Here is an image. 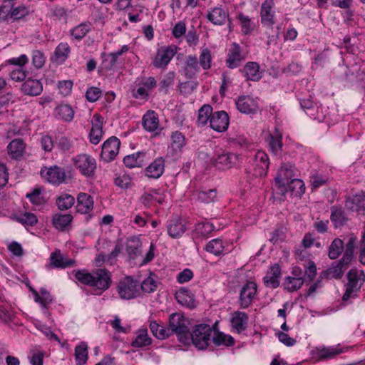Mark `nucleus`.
I'll use <instances>...</instances> for the list:
<instances>
[{"label": "nucleus", "mask_w": 365, "mask_h": 365, "mask_svg": "<svg viewBox=\"0 0 365 365\" xmlns=\"http://www.w3.org/2000/svg\"><path fill=\"white\" fill-rule=\"evenodd\" d=\"M200 71L199 62L195 56H188L185 62L184 73L187 78H192Z\"/></svg>", "instance_id": "32"}, {"label": "nucleus", "mask_w": 365, "mask_h": 365, "mask_svg": "<svg viewBox=\"0 0 365 365\" xmlns=\"http://www.w3.org/2000/svg\"><path fill=\"white\" fill-rule=\"evenodd\" d=\"M207 19L214 25L222 26L226 22L229 23V26L231 25L228 11L221 6L215 7L210 11L207 14Z\"/></svg>", "instance_id": "16"}, {"label": "nucleus", "mask_w": 365, "mask_h": 365, "mask_svg": "<svg viewBox=\"0 0 365 365\" xmlns=\"http://www.w3.org/2000/svg\"><path fill=\"white\" fill-rule=\"evenodd\" d=\"M128 49V46L124 45L120 50L115 52L110 53H102L101 58L103 60L101 66V68L106 71L113 70L117 64L118 57L127 52Z\"/></svg>", "instance_id": "14"}, {"label": "nucleus", "mask_w": 365, "mask_h": 365, "mask_svg": "<svg viewBox=\"0 0 365 365\" xmlns=\"http://www.w3.org/2000/svg\"><path fill=\"white\" fill-rule=\"evenodd\" d=\"M142 243L139 237L132 236L128 238L125 250L130 260H134L141 255Z\"/></svg>", "instance_id": "22"}, {"label": "nucleus", "mask_w": 365, "mask_h": 365, "mask_svg": "<svg viewBox=\"0 0 365 365\" xmlns=\"http://www.w3.org/2000/svg\"><path fill=\"white\" fill-rule=\"evenodd\" d=\"M41 175L46 181L53 184L61 183L65 178L63 170L57 166L41 170Z\"/></svg>", "instance_id": "19"}, {"label": "nucleus", "mask_w": 365, "mask_h": 365, "mask_svg": "<svg viewBox=\"0 0 365 365\" xmlns=\"http://www.w3.org/2000/svg\"><path fill=\"white\" fill-rule=\"evenodd\" d=\"M8 153L12 158L21 157L25 149V144L21 139L13 140L7 146Z\"/></svg>", "instance_id": "40"}, {"label": "nucleus", "mask_w": 365, "mask_h": 365, "mask_svg": "<svg viewBox=\"0 0 365 365\" xmlns=\"http://www.w3.org/2000/svg\"><path fill=\"white\" fill-rule=\"evenodd\" d=\"M72 220L73 216L70 214H56L53 216L52 223L57 230H64Z\"/></svg>", "instance_id": "41"}, {"label": "nucleus", "mask_w": 365, "mask_h": 365, "mask_svg": "<svg viewBox=\"0 0 365 365\" xmlns=\"http://www.w3.org/2000/svg\"><path fill=\"white\" fill-rule=\"evenodd\" d=\"M214 230L215 227L212 223L208 222H201L195 225L193 235L195 237H206Z\"/></svg>", "instance_id": "47"}, {"label": "nucleus", "mask_w": 365, "mask_h": 365, "mask_svg": "<svg viewBox=\"0 0 365 365\" xmlns=\"http://www.w3.org/2000/svg\"><path fill=\"white\" fill-rule=\"evenodd\" d=\"M282 134L275 129V133L270 135L269 136V147L272 152L274 155H279L282 151Z\"/></svg>", "instance_id": "48"}, {"label": "nucleus", "mask_w": 365, "mask_h": 365, "mask_svg": "<svg viewBox=\"0 0 365 365\" xmlns=\"http://www.w3.org/2000/svg\"><path fill=\"white\" fill-rule=\"evenodd\" d=\"M281 268L278 264L272 266L264 277V283L267 287L275 289L279 286Z\"/></svg>", "instance_id": "21"}, {"label": "nucleus", "mask_w": 365, "mask_h": 365, "mask_svg": "<svg viewBox=\"0 0 365 365\" xmlns=\"http://www.w3.org/2000/svg\"><path fill=\"white\" fill-rule=\"evenodd\" d=\"M210 125L213 130L217 132L225 131L229 126L227 113L224 110L214 112L211 115Z\"/></svg>", "instance_id": "15"}, {"label": "nucleus", "mask_w": 365, "mask_h": 365, "mask_svg": "<svg viewBox=\"0 0 365 365\" xmlns=\"http://www.w3.org/2000/svg\"><path fill=\"white\" fill-rule=\"evenodd\" d=\"M152 344V339L148 334L146 329H139L136 336L131 342V346L136 348H143Z\"/></svg>", "instance_id": "37"}, {"label": "nucleus", "mask_w": 365, "mask_h": 365, "mask_svg": "<svg viewBox=\"0 0 365 365\" xmlns=\"http://www.w3.org/2000/svg\"><path fill=\"white\" fill-rule=\"evenodd\" d=\"M75 166L81 173L87 177L94 175L96 169V160L89 155L81 154L73 158Z\"/></svg>", "instance_id": "10"}, {"label": "nucleus", "mask_w": 365, "mask_h": 365, "mask_svg": "<svg viewBox=\"0 0 365 365\" xmlns=\"http://www.w3.org/2000/svg\"><path fill=\"white\" fill-rule=\"evenodd\" d=\"M356 242V237H350L346 244L343 257L336 263V264L333 265L327 270L322 272L321 273L320 278H341L344 272L346 270L347 265L352 259Z\"/></svg>", "instance_id": "2"}, {"label": "nucleus", "mask_w": 365, "mask_h": 365, "mask_svg": "<svg viewBox=\"0 0 365 365\" xmlns=\"http://www.w3.org/2000/svg\"><path fill=\"white\" fill-rule=\"evenodd\" d=\"M178 51V46L170 45L158 49L152 64L158 68H165Z\"/></svg>", "instance_id": "9"}, {"label": "nucleus", "mask_w": 365, "mask_h": 365, "mask_svg": "<svg viewBox=\"0 0 365 365\" xmlns=\"http://www.w3.org/2000/svg\"><path fill=\"white\" fill-rule=\"evenodd\" d=\"M145 154L140 152L129 155L123 158V163L128 168L142 167L143 165V157Z\"/></svg>", "instance_id": "44"}, {"label": "nucleus", "mask_w": 365, "mask_h": 365, "mask_svg": "<svg viewBox=\"0 0 365 365\" xmlns=\"http://www.w3.org/2000/svg\"><path fill=\"white\" fill-rule=\"evenodd\" d=\"M237 19L240 22L242 30L245 34H249L252 31L253 28L252 26V22L249 16L240 13L238 14Z\"/></svg>", "instance_id": "63"}, {"label": "nucleus", "mask_w": 365, "mask_h": 365, "mask_svg": "<svg viewBox=\"0 0 365 365\" xmlns=\"http://www.w3.org/2000/svg\"><path fill=\"white\" fill-rule=\"evenodd\" d=\"M75 262L74 259H64L59 250H55L50 256V265L53 267L63 269L73 266Z\"/></svg>", "instance_id": "28"}, {"label": "nucleus", "mask_w": 365, "mask_h": 365, "mask_svg": "<svg viewBox=\"0 0 365 365\" xmlns=\"http://www.w3.org/2000/svg\"><path fill=\"white\" fill-rule=\"evenodd\" d=\"M236 106L240 113L245 114L255 113L259 108L257 101L249 96L238 97Z\"/></svg>", "instance_id": "17"}, {"label": "nucleus", "mask_w": 365, "mask_h": 365, "mask_svg": "<svg viewBox=\"0 0 365 365\" xmlns=\"http://www.w3.org/2000/svg\"><path fill=\"white\" fill-rule=\"evenodd\" d=\"M297 171L293 164L290 163H283L278 170L274 181L283 182L302 187L303 186V182L297 178Z\"/></svg>", "instance_id": "7"}, {"label": "nucleus", "mask_w": 365, "mask_h": 365, "mask_svg": "<svg viewBox=\"0 0 365 365\" xmlns=\"http://www.w3.org/2000/svg\"><path fill=\"white\" fill-rule=\"evenodd\" d=\"M140 202L146 208H150L157 204H163L164 195L157 190L145 192L140 197Z\"/></svg>", "instance_id": "18"}, {"label": "nucleus", "mask_w": 365, "mask_h": 365, "mask_svg": "<svg viewBox=\"0 0 365 365\" xmlns=\"http://www.w3.org/2000/svg\"><path fill=\"white\" fill-rule=\"evenodd\" d=\"M71 47L66 42L60 43L56 48L52 60L58 63H63L68 58Z\"/></svg>", "instance_id": "33"}, {"label": "nucleus", "mask_w": 365, "mask_h": 365, "mask_svg": "<svg viewBox=\"0 0 365 365\" xmlns=\"http://www.w3.org/2000/svg\"><path fill=\"white\" fill-rule=\"evenodd\" d=\"M206 250L215 255H220L224 250L222 242L220 239H214L210 241L206 245Z\"/></svg>", "instance_id": "58"}, {"label": "nucleus", "mask_w": 365, "mask_h": 365, "mask_svg": "<svg viewBox=\"0 0 365 365\" xmlns=\"http://www.w3.org/2000/svg\"><path fill=\"white\" fill-rule=\"evenodd\" d=\"M26 197L35 205H42L46 202L44 197L41 195V190L40 188H34L31 192L27 193Z\"/></svg>", "instance_id": "57"}, {"label": "nucleus", "mask_w": 365, "mask_h": 365, "mask_svg": "<svg viewBox=\"0 0 365 365\" xmlns=\"http://www.w3.org/2000/svg\"><path fill=\"white\" fill-rule=\"evenodd\" d=\"M248 316L242 312H235L231 319V324L238 333L245 331L247 328Z\"/></svg>", "instance_id": "34"}, {"label": "nucleus", "mask_w": 365, "mask_h": 365, "mask_svg": "<svg viewBox=\"0 0 365 365\" xmlns=\"http://www.w3.org/2000/svg\"><path fill=\"white\" fill-rule=\"evenodd\" d=\"M304 281L305 279L303 277H292L289 276L285 278L283 284L286 290L292 292L299 289L302 287Z\"/></svg>", "instance_id": "49"}, {"label": "nucleus", "mask_w": 365, "mask_h": 365, "mask_svg": "<svg viewBox=\"0 0 365 365\" xmlns=\"http://www.w3.org/2000/svg\"><path fill=\"white\" fill-rule=\"evenodd\" d=\"M141 289L147 293L154 292L157 288V282L152 277H149L143 280L140 285Z\"/></svg>", "instance_id": "64"}, {"label": "nucleus", "mask_w": 365, "mask_h": 365, "mask_svg": "<svg viewBox=\"0 0 365 365\" xmlns=\"http://www.w3.org/2000/svg\"><path fill=\"white\" fill-rule=\"evenodd\" d=\"M143 125L149 132L156 130L159 126L158 114L153 110L148 111L143 117Z\"/></svg>", "instance_id": "35"}, {"label": "nucleus", "mask_w": 365, "mask_h": 365, "mask_svg": "<svg viewBox=\"0 0 365 365\" xmlns=\"http://www.w3.org/2000/svg\"><path fill=\"white\" fill-rule=\"evenodd\" d=\"M16 220L19 222L24 225V226H34L38 222L37 217L31 212H25L20 214L16 217Z\"/></svg>", "instance_id": "56"}, {"label": "nucleus", "mask_w": 365, "mask_h": 365, "mask_svg": "<svg viewBox=\"0 0 365 365\" xmlns=\"http://www.w3.org/2000/svg\"><path fill=\"white\" fill-rule=\"evenodd\" d=\"M75 359L76 365H84L88 360V345L81 342L75 347Z\"/></svg>", "instance_id": "46"}, {"label": "nucleus", "mask_w": 365, "mask_h": 365, "mask_svg": "<svg viewBox=\"0 0 365 365\" xmlns=\"http://www.w3.org/2000/svg\"><path fill=\"white\" fill-rule=\"evenodd\" d=\"M212 333V327L206 324H200L195 326L190 333L192 344L199 350L206 349L210 341Z\"/></svg>", "instance_id": "5"}, {"label": "nucleus", "mask_w": 365, "mask_h": 365, "mask_svg": "<svg viewBox=\"0 0 365 365\" xmlns=\"http://www.w3.org/2000/svg\"><path fill=\"white\" fill-rule=\"evenodd\" d=\"M212 108L210 105H204L198 110L197 123L199 125H205L208 120H210L212 114Z\"/></svg>", "instance_id": "55"}, {"label": "nucleus", "mask_w": 365, "mask_h": 365, "mask_svg": "<svg viewBox=\"0 0 365 365\" xmlns=\"http://www.w3.org/2000/svg\"><path fill=\"white\" fill-rule=\"evenodd\" d=\"M171 140L170 149L173 152V155L178 158L180 156L182 147L185 145V138L180 132L175 131L172 133Z\"/></svg>", "instance_id": "31"}, {"label": "nucleus", "mask_w": 365, "mask_h": 365, "mask_svg": "<svg viewBox=\"0 0 365 365\" xmlns=\"http://www.w3.org/2000/svg\"><path fill=\"white\" fill-rule=\"evenodd\" d=\"M255 175L259 177L265 176L269 165L267 154L264 151H258L255 155Z\"/></svg>", "instance_id": "23"}, {"label": "nucleus", "mask_w": 365, "mask_h": 365, "mask_svg": "<svg viewBox=\"0 0 365 365\" xmlns=\"http://www.w3.org/2000/svg\"><path fill=\"white\" fill-rule=\"evenodd\" d=\"M103 135V127L98 123H93L92 128L91 130L89 136L90 141L93 144H98Z\"/></svg>", "instance_id": "59"}, {"label": "nucleus", "mask_w": 365, "mask_h": 365, "mask_svg": "<svg viewBox=\"0 0 365 365\" xmlns=\"http://www.w3.org/2000/svg\"><path fill=\"white\" fill-rule=\"evenodd\" d=\"M346 206L351 210H365V192L361 191L346 200Z\"/></svg>", "instance_id": "36"}, {"label": "nucleus", "mask_w": 365, "mask_h": 365, "mask_svg": "<svg viewBox=\"0 0 365 365\" xmlns=\"http://www.w3.org/2000/svg\"><path fill=\"white\" fill-rule=\"evenodd\" d=\"M343 352L344 350L341 348L334 346L323 347L317 349V356L319 359L324 360L332 359Z\"/></svg>", "instance_id": "45"}, {"label": "nucleus", "mask_w": 365, "mask_h": 365, "mask_svg": "<svg viewBox=\"0 0 365 365\" xmlns=\"http://www.w3.org/2000/svg\"><path fill=\"white\" fill-rule=\"evenodd\" d=\"M243 60H245V56L242 54L239 44L233 43L229 51L227 59L226 60L227 66L230 68H237Z\"/></svg>", "instance_id": "20"}, {"label": "nucleus", "mask_w": 365, "mask_h": 365, "mask_svg": "<svg viewBox=\"0 0 365 365\" xmlns=\"http://www.w3.org/2000/svg\"><path fill=\"white\" fill-rule=\"evenodd\" d=\"M274 0H264L260 7V19L263 26L272 28L276 23Z\"/></svg>", "instance_id": "12"}, {"label": "nucleus", "mask_w": 365, "mask_h": 365, "mask_svg": "<svg viewBox=\"0 0 365 365\" xmlns=\"http://www.w3.org/2000/svg\"><path fill=\"white\" fill-rule=\"evenodd\" d=\"M120 142L119 139L115 136H112L106 140L103 145L101 153L102 160L105 162L113 160L118 155Z\"/></svg>", "instance_id": "11"}, {"label": "nucleus", "mask_w": 365, "mask_h": 365, "mask_svg": "<svg viewBox=\"0 0 365 365\" xmlns=\"http://www.w3.org/2000/svg\"><path fill=\"white\" fill-rule=\"evenodd\" d=\"M175 299L182 305L192 308L195 307L193 294L187 289H180L175 293Z\"/></svg>", "instance_id": "38"}, {"label": "nucleus", "mask_w": 365, "mask_h": 365, "mask_svg": "<svg viewBox=\"0 0 365 365\" xmlns=\"http://www.w3.org/2000/svg\"><path fill=\"white\" fill-rule=\"evenodd\" d=\"M212 56L210 51L207 48L202 50L200 55L199 63L204 70H207L211 67Z\"/></svg>", "instance_id": "60"}, {"label": "nucleus", "mask_w": 365, "mask_h": 365, "mask_svg": "<svg viewBox=\"0 0 365 365\" xmlns=\"http://www.w3.org/2000/svg\"><path fill=\"white\" fill-rule=\"evenodd\" d=\"M242 72L247 80L257 81L262 77L259 72V66L256 62L250 61L247 63Z\"/></svg>", "instance_id": "29"}, {"label": "nucleus", "mask_w": 365, "mask_h": 365, "mask_svg": "<svg viewBox=\"0 0 365 365\" xmlns=\"http://www.w3.org/2000/svg\"><path fill=\"white\" fill-rule=\"evenodd\" d=\"M164 168V159L158 158L146 168V175L151 178H158L163 175Z\"/></svg>", "instance_id": "30"}, {"label": "nucleus", "mask_w": 365, "mask_h": 365, "mask_svg": "<svg viewBox=\"0 0 365 365\" xmlns=\"http://www.w3.org/2000/svg\"><path fill=\"white\" fill-rule=\"evenodd\" d=\"M76 278L81 283L96 287L101 292L106 291L111 285V273L106 269H98L92 272L86 269L78 270Z\"/></svg>", "instance_id": "1"}, {"label": "nucleus", "mask_w": 365, "mask_h": 365, "mask_svg": "<svg viewBox=\"0 0 365 365\" xmlns=\"http://www.w3.org/2000/svg\"><path fill=\"white\" fill-rule=\"evenodd\" d=\"M345 248L344 242L339 238H335L329 247V257L331 259L338 258Z\"/></svg>", "instance_id": "43"}, {"label": "nucleus", "mask_w": 365, "mask_h": 365, "mask_svg": "<svg viewBox=\"0 0 365 365\" xmlns=\"http://www.w3.org/2000/svg\"><path fill=\"white\" fill-rule=\"evenodd\" d=\"M117 292L123 299L129 300L136 298L140 294L139 282L131 277H125L119 282Z\"/></svg>", "instance_id": "8"}, {"label": "nucleus", "mask_w": 365, "mask_h": 365, "mask_svg": "<svg viewBox=\"0 0 365 365\" xmlns=\"http://www.w3.org/2000/svg\"><path fill=\"white\" fill-rule=\"evenodd\" d=\"M294 185L283 182L275 181L272 187V196L274 200L281 202L284 200L288 190L293 191Z\"/></svg>", "instance_id": "27"}, {"label": "nucleus", "mask_w": 365, "mask_h": 365, "mask_svg": "<svg viewBox=\"0 0 365 365\" xmlns=\"http://www.w3.org/2000/svg\"><path fill=\"white\" fill-rule=\"evenodd\" d=\"M193 197L200 202H213L217 198V190L215 189L197 190L193 193Z\"/></svg>", "instance_id": "39"}, {"label": "nucleus", "mask_w": 365, "mask_h": 365, "mask_svg": "<svg viewBox=\"0 0 365 365\" xmlns=\"http://www.w3.org/2000/svg\"><path fill=\"white\" fill-rule=\"evenodd\" d=\"M93 207V197L86 192H80L77 196V211L82 214H86L92 210Z\"/></svg>", "instance_id": "26"}, {"label": "nucleus", "mask_w": 365, "mask_h": 365, "mask_svg": "<svg viewBox=\"0 0 365 365\" xmlns=\"http://www.w3.org/2000/svg\"><path fill=\"white\" fill-rule=\"evenodd\" d=\"M347 279L348 282L345 285L346 291L342 297L343 301H347L356 296L365 281V275L362 271L351 269L347 273Z\"/></svg>", "instance_id": "6"}, {"label": "nucleus", "mask_w": 365, "mask_h": 365, "mask_svg": "<svg viewBox=\"0 0 365 365\" xmlns=\"http://www.w3.org/2000/svg\"><path fill=\"white\" fill-rule=\"evenodd\" d=\"M21 89L26 95L36 96L42 93L43 85L38 80L29 78L21 85Z\"/></svg>", "instance_id": "25"}, {"label": "nucleus", "mask_w": 365, "mask_h": 365, "mask_svg": "<svg viewBox=\"0 0 365 365\" xmlns=\"http://www.w3.org/2000/svg\"><path fill=\"white\" fill-rule=\"evenodd\" d=\"M167 229L171 237L178 238L186 231L185 223L181 219L176 217L168 222Z\"/></svg>", "instance_id": "24"}, {"label": "nucleus", "mask_w": 365, "mask_h": 365, "mask_svg": "<svg viewBox=\"0 0 365 365\" xmlns=\"http://www.w3.org/2000/svg\"><path fill=\"white\" fill-rule=\"evenodd\" d=\"M169 336L176 334L179 340L185 342L189 339V320L181 313H173L169 317Z\"/></svg>", "instance_id": "3"}, {"label": "nucleus", "mask_w": 365, "mask_h": 365, "mask_svg": "<svg viewBox=\"0 0 365 365\" xmlns=\"http://www.w3.org/2000/svg\"><path fill=\"white\" fill-rule=\"evenodd\" d=\"M212 341L216 346L225 345L230 346L235 344L233 337L219 331L214 334L212 336Z\"/></svg>", "instance_id": "53"}, {"label": "nucleus", "mask_w": 365, "mask_h": 365, "mask_svg": "<svg viewBox=\"0 0 365 365\" xmlns=\"http://www.w3.org/2000/svg\"><path fill=\"white\" fill-rule=\"evenodd\" d=\"M257 293V284L252 281H248L245 284L240 292L239 303L242 309L249 307Z\"/></svg>", "instance_id": "13"}, {"label": "nucleus", "mask_w": 365, "mask_h": 365, "mask_svg": "<svg viewBox=\"0 0 365 365\" xmlns=\"http://www.w3.org/2000/svg\"><path fill=\"white\" fill-rule=\"evenodd\" d=\"M309 181L312 188L317 189L327 182L328 178L319 173H314L310 176Z\"/></svg>", "instance_id": "61"}, {"label": "nucleus", "mask_w": 365, "mask_h": 365, "mask_svg": "<svg viewBox=\"0 0 365 365\" xmlns=\"http://www.w3.org/2000/svg\"><path fill=\"white\" fill-rule=\"evenodd\" d=\"M56 202L59 210H66L74 205L75 199L71 195L62 194L56 198Z\"/></svg>", "instance_id": "52"}, {"label": "nucleus", "mask_w": 365, "mask_h": 365, "mask_svg": "<svg viewBox=\"0 0 365 365\" xmlns=\"http://www.w3.org/2000/svg\"><path fill=\"white\" fill-rule=\"evenodd\" d=\"M14 318L13 311L4 305H0V319L4 324L10 323Z\"/></svg>", "instance_id": "62"}, {"label": "nucleus", "mask_w": 365, "mask_h": 365, "mask_svg": "<svg viewBox=\"0 0 365 365\" xmlns=\"http://www.w3.org/2000/svg\"><path fill=\"white\" fill-rule=\"evenodd\" d=\"M239 161V155L230 152L223 148L215 150L211 158V163L217 169L227 170L237 165Z\"/></svg>", "instance_id": "4"}, {"label": "nucleus", "mask_w": 365, "mask_h": 365, "mask_svg": "<svg viewBox=\"0 0 365 365\" xmlns=\"http://www.w3.org/2000/svg\"><path fill=\"white\" fill-rule=\"evenodd\" d=\"M56 115L65 122H71L74 117V110L68 105H60L54 110Z\"/></svg>", "instance_id": "42"}, {"label": "nucleus", "mask_w": 365, "mask_h": 365, "mask_svg": "<svg viewBox=\"0 0 365 365\" xmlns=\"http://www.w3.org/2000/svg\"><path fill=\"white\" fill-rule=\"evenodd\" d=\"M150 329L153 336L159 339H164L169 337V331L168 329L160 325L155 321L150 322Z\"/></svg>", "instance_id": "54"}, {"label": "nucleus", "mask_w": 365, "mask_h": 365, "mask_svg": "<svg viewBox=\"0 0 365 365\" xmlns=\"http://www.w3.org/2000/svg\"><path fill=\"white\" fill-rule=\"evenodd\" d=\"M331 220L334 224L336 227H341L344 225L346 221V217L344 212L341 207L333 206L331 208Z\"/></svg>", "instance_id": "50"}, {"label": "nucleus", "mask_w": 365, "mask_h": 365, "mask_svg": "<svg viewBox=\"0 0 365 365\" xmlns=\"http://www.w3.org/2000/svg\"><path fill=\"white\" fill-rule=\"evenodd\" d=\"M91 30V23L84 22L75 26L70 31L71 35L76 39H82Z\"/></svg>", "instance_id": "51"}]
</instances>
